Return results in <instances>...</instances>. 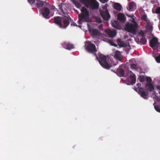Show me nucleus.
<instances>
[{
  "label": "nucleus",
  "instance_id": "f257e3e1",
  "mask_svg": "<svg viewBox=\"0 0 160 160\" xmlns=\"http://www.w3.org/2000/svg\"><path fill=\"white\" fill-rule=\"evenodd\" d=\"M68 6L67 4L63 3L60 4L59 5V13L63 16L54 18L55 22L61 28H66L69 24V18L68 16L67 15V8Z\"/></svg>",
  "mask_w": 160,
  "mask_h": 160
},
{
  "label": "nucleus",
  "instance_id": "f03ea898",
  "mask_svg": "<svg viewBox=\"0 0 160 160\" xmlns=\"http://www.w3.org/2000/svg\"><path fill=\"white\" fill-rule=\"evenodd\" d=\"M73 3L78 8L80 7V5L76 0H71ZM86 7L91 9H96L98 7V4L96 0H79Z\"/></svg>",
  "mask_w": 160,
  "mask_h": 160
},
{
  "label": "nucleus",
  "instance_id": "7ed1b4c3",
  "mask_svg": "<svg viewBox=\"0 0 160 160\" xmlns=\"http://www.w3.org/2000/svg\"><path fill=\"white\" fill-rule=\"evenodd\" d=\"M81 13L78 15V22L81 24L82 22H91V19L89 17L88 12L84 7H82L81 10Z\"/></svg>",
  "mask_w": 160,
  "mask_h": 160
},
{
  "label": "nucleus",
  "instance_id": "20e7f679",
  "mask_svg": "<svg viewBox=\"0 0 160 160\" xmlns=\"http://www.w3.org/2000/svg\"><path fill=\"white\" fill-rule=\"evenodd\" d=\"M128 17H129L130 18V20L133 23H128L126 25L125 29L128 32H130L133 34H135L136 31V29L137 28L138 25L137 23L134 22V19L133 18V16H129L128 15Z\"/></svg>",
  "mask_w": 160,
  "mask_h": 160
},
{
  "label": "nucleus",
  "instance_id": "39448f33",
  "mask_svg": "<svg viewBox=\"0 0 160 160\" xmlns=\"http://www.w3.org/2000/svg\"><path fill=\"white\" fill-rule=\"evenodd\" d=\"M109 58L103 55H99L98 61L101 65L104 68L108 69L112 65L109 62Z\"/></svg>",
  "mask_w": 160,
  "mask_h": 160
},
{
  "label": "nucleus",
  "instance_id": "423d86ee",
  "mask_svg": "<svg viewBox=\"0 0 160 160\" xmlns=\"http://www.w3.org/2000/svg\"><path fill=\"white\" fill-rule=\"evenodd\" d=\"M146 80L148 82L146 86V88L148 89L151 92H152V97L153 98L155 99L156 100H158L159 99V98L160 96V94L157 93H155L154 90V88L153 86L151 84L149 83L151 81V79L149 77H147Z\"/></svg>",
  "mask_w": 160,
  "mask_h": 160
},
{
  "label": "nucleus",
  "instance_id": "0eeeda50",
  "mask_svg": "<svg viewBox=\"0 0 160 160\" xmlns=\"http://www.w3.org/2000/svg\"><path fill=\"white\" fill-rule=\"evenodd\" d=\"M124 79L128 82L129 84H133L136 82L135 75L130 71H128L127 76Z\"/></svg>",
  "mask_w": 160,
  "mask_h": 160
},
{
  "label": "nucleus",
  "instance_id": "6e6552de",
  "mask_svg": "<svg viewBox=\"0 0 160 160\" xmlns=\"http://www.w3.org/2000/svg\"><path fill=\"white\" fill-rule=\"evenodd\" d=\"M85 48L89 52L92 53L97 51L95 45L90 41H86L85 42Z\"/></svg>",
  "mask_w": 160,
  "mask_h": 160
},
{
  "label": "nucleus",
  "instance_id": "1a4fd4ad",
  "mask_svg": "<svg viewBox=\"0 0 160 160\" xmlns=\"http://www.w3.org/2000/svg\"><path fill=\"white\" fill-rule=\"evenodd\" d=\"M106 5L102 6V9L100 11V13L102 17L106 20H108L110 18V16L108 12L107 9Z\"/></svg>",
  "mask_w": 160,
  "mask_h": 160
},
{
  "label": "nucleus",
  "instance_id": "9d476101",
  "mask_svg": "<svg viewBox=\"0 0 160 160\" xmlns=\"http://www.w3.org/2000/svg\"><path fill=\"white\" fill-rule=\"evenodd\" d=\"M142 19L146 22L147 24L146 26L147 29L149 31L151 32L152 30V25L151 23H150V22L146 15L145 14L142 15Z\"/></svg>",
  "mask_w": 160,
  "mask_h": 160
},
{
  "label": "nucleus",
  "instance_id": "9b49d317",
  "mask_svg": "<svg viewBox=\"0 0 160 160\" xmlns=\"http://www.w3.org/2000/svg\"><path fill=\"white\" fill-rule=\"evenodd\" d=\"M159 44L157 39L155 38H153L150 42V46L153 49H155L158 47Z\"/></svg>",
  "mask_w": 160,
  "mask_h": 160
},
{
  "label": "nucleus",
  "instance_id": "f8f14e48",
  "mask_svg": "<svg viewBox=\"0 0 160 160\" xmlns=\"http://www.w3.org/2000/svg\"><path fill=\"white\" fill-rule=\"evenodd\" d=\"M89 31L90 34L93 37L101 36L103 37V38H105V35H104L101 34L98 31L94 29H90L89 30Z\"/></svg>",
  "mask_w": 160,
  "mask_h": 160
},
{
  "label": "nucleus",
  "instance_id": "ddd939ff",
  "mask_svg": "<svg viewBox=\"0 0 160 160\" xmlns=\"http://www.w3.org/2000/svg\"><path fill=\"white\" fill-rule=\"evenodd\" d=\"M128 10L130 12H132L136 9V5L134 2H131L128 3Z\"/></svg>",
  "mask_w": 160,
  "mask_h": 160
},
{
  "label": "nucleus",
  "instance_id": "4468645a",
  "mask_svg": "<svg viewBox=\"0 0 160 160\" xmlns=\"http://www.w3.org/2000/svg\"><path fill=\"white\" fill-rule=\"evenodd\" d=\"M112 55L116 59H118L119 61L121 60L122 58L120 52L118 51L114 52L112 53Z\"/></svg>",
  "mask_w": 160,
  "mask_h": 160
},
{
  "label": "nucleus",
  "instance_id": "2eb2a0df",
  "mask_svg": "<svg viewBox=\"0 0 160 160\" xmlns=\"http://www.w3.org/2000/svg\"><path fill=\"white\" fill-rule=\"evenodd\" d=\"M105 32L111 37H113L116 35V32L115 30H107Z\"/></svg>",
  "mask_w": 160,
  "mask_h": 160
},
{
  "label": "nucleus",
  "instance_id": "dca6fc26",
  "mask_svg": "<svg viewBox=\"0 0 160 160\" xmlns=\"http://www.w3.org/2000/svg\"><path fill=\"white\" fill-rule=\"evenodd\" d=\"M139 93L144 98H146L148 95L147 92H145L142 88H139Z\"/></svg>",
  "mask_w": 160,
  "mask_h": 160
},
{
  "label": "nucleus",
  "instance_id": "f3484780",
  "mask_svg": "<svg viewBox=\"0 0 160 160\" xmlns=\"http://www.w3.org/2000/svg\"><path fill=\"white\" fill-rule=\"evenodd\" d=\"M50 14V12L48 9L47 8H45L43 10L42 12V15L44 17L46 18H49L48 15L49 14Z\"/></svg>",
  "mask_w": 160,
  "mask_h": 160
},
{
  "label": "nucleus",
  "instance_id": "a211bd4d",
  "mask_svg": "<svg viewBox=\"0 0 160 160\" xmlns=\"http://www.w3.org/2000/svg\"><path fill=\"white\" fill-rule=\"evenodd\" d=\"M112 25L114 28L120 29L121 27L119 25L117 21H113L112 22Z\"/></svg>",
  "mask_w": 160,
  "mask_h": 160
},
{
  "label": "nucleus",
  "instance_id": "6ab92c4d",
  "mask_svg": "<svg viewBox=\"0 0 160 160\" xmlns=\"http://www.w3.org/2000/svg\"><path fill=\"white\" fill-rule=\"evenodd\" d=\"M64 47L67 49H71L73 48V46L69 43H65L63 44Z\"/></svg>",
  "mask_w": 160,
  "mask_h": 160
},
{
  "label": "nucleus",
  "instance_id": "aec40b11",
  "mask_svg": "<svg viewBox=\"0 0 160 160\" xmlns=\"http://www.w3.org/2000/svg\"><path fill=\"white\" fill-rule=\"evenodd\" d=\"M117 43L118 45L120 47H125L127 46V44L125 42L122 41L121 39H118L117 40Z\"/></svg>",
  "mask_w": 160,
  "mask_h": 160
},
{
  "label": "nucleus",
  "instance_id": "412c9836",
  "mask_svg": "<svg viewBox=\"0 0 160 160\" xmlns=\"http://www.w3.org/2000/svg\"><path fill=\"white\" fill-rule=\"evenodd\" d=\"M49 8L51 10L50 13L51 15H53L55 12H56V9L54 6H51L49 5Z\"/></svg>",
  "mask_w": 160,
  "mask_h": 160
},
{
  "label": "nucleus",
  "instance_id": "4be33fe9",
  "mask_svg": "<svg viewBox=\"0 0 160 160\" xmlns=\"http://www.w3.org/2000/svg\"><path fill=\"white\" fill-rule=\"evenodd\" d=\"M114 8L118 11H120L121 9V6L119 3H115L114 4Z\"/></svg>",
  "mask_w": 160,
  "mask_h": 160
},
{
  "label": "nucleus",
  "instance_id": "5701e85b",
  "mask_svg": "<svg viewBox=\"0 0 160 160\" xmlns=\"http://www.w3.org/2000/svg\"><path fill=\"white\" fill-rule=\"evenodd\" d=\"M118 18L121 22H124L125 21V18L124 15L121 13L119 14L118 17Z\"/></svg>",
  "mask_w": 160,
  "mask_h": 160
},
{
  "label": "nucleus",
  "instance_id": "b1692460",
  "mask_svg": "<svg viewBox=\"0 0 160 160\" xmlns=\"http://www.w3.org/2000/svg\"><path fill=\"white\" fill-rule=\"evenodd\" d=\"M37 1V6L38 7H42L43 4V2L42 1L39 0H36Z\"/></svg>",
  "mask_w": 160,
  "mask_h": 160
},
{
  "label": "nucleus",
  "instance_id": "393cba45",
  "mask_svg": "<svg viewBox=\"0 0 160 160\" xmlns=\"http://www.w3.org/2000/svg\"><path fill=\"white\" fill-rule=\"evenodd\" d=\"M118 73L121 75H122L124 74V71L123 69L121 68H118Z\"/></svg>",
  "mask_w": 160,
  "mask_h": 160
},
{
  "label": "nucleus",
  "instance_id": "a878e982",
  "mask_svg": "<svg viewBox=\"0 0 160 160\" xmlns=\"http://www.w3.org/2000/svg\"><path fill=\"white\" fill-rule=\"evenodd\" d=\"M144 32L142 31H140L138 33V36L140 38V37H142L144 36Z\"/></svg>",
  "mask_w": 160,
  "mask_h": 160
},
{
  "label": "nucleus",
  "instance_id": "bb28decb",
  "mask_svg": "<svg viewBox=\"0 0 160 160\" xmlns=\"http://www.w3.org/2000/svg\"><path fill=\"white\" fill-rule=\"evenodd\" d=\"M154 108L156 111L160 112V107L158 106H154Z\"/></svg>",
  "mask_w": 160,
  "mask_h": 160
},
{
  "label": "nucleus",
  "instance_id": "cd10ccee",
  "mask_svg": "<svg viewBox=\"0 0 160 160\" xmlns=\"http://www.w3.org/2000/svg\"><path fill=\"white\" fill-rule=\"evenodd\" d=\"M154 108L156 111L160 112V107L158 106H154Z\"/></svg>",
  "mask_w": 160,
  "mask_h": 160
},
{
  "label": "nucleus",
  "instance_id": "c85d7f7f",
  "mask_svg": "<svg viewBox=\"0 0 160 160\" xmlns=\"http://www.w3.org/2000/svg\"><path fill=\"white\" fill-rule=\"evenodd\" d=\"M138 79H139L140 81L141 82H143L144 80L143 77L141 76H139Z\"/></svg>",
  "mask_w": 160,
  "mask_h": 160
},
{
  "label": "nucleus",
  "instance_id": "c756f323",
  "mask_svg": "<svg viewBox=\"0 0 160 160\" xmlns=\"http://www.w3.org/2000/svg\"><path fill=\"white\" fill-rule=\"evenodd\" d=\"M156 61L158 63H160V55L157 57L156 58Z\"/></svg>",
  "mask_w": 160,
  "mask_h": 160
},
{
  "label": "nucleus",
  "instance_id": "7c9ffc66",
  "mask_svg": "<svg viewBox=\"0 0 160 160\" xmlns=\"http://www.w3.org/2000/svg\"><path fill=\"white\" fill-rule=\"evenodd\" d=\"M28 2L31 5L33 4L35 2V0H28Z\"/></svg>",
  "mask_w": 160,
  "mask_h": 160
},
{
  "label": "nucleus",
  "instance_id": "2f4dec72",
  "mask_svg": "<svg viewBox=\"0 0 160 160\" xmlns=\"http://www.w3.org/2000/svg\"><path fill=\"white\" fill-rule=\"evenodd\" d=\"M156 12L157 13H160V8H158L156 9Z\"/></svg>",
  "mask_w": 160,
  "mask_h": 160
},
{
  "label": "nucleus",
  "instance_id": "473e14b6",
  "mask_svg": "<svg viewBox=\"0 0 160 160\" xmlns=\"http://www.w3.org/2000/svg\"><path fill=\"white\" fill-rule=\"evenodd\" d=\"M131 66V67L133 69H135L136 68V65L135 64H132Z\"/></svg>",
  "mask_w": 160,
  "mask_h": 160
},
{
  "label": "nucleus",
  "instance_id": "72a5a7b5",
  "mask_svg": "<svg viewBox=\"0 0 160 160\" xmlns=\"http://www.w3.org/2000/svg\"><path fill=\"white\" fill-rule=\"evenodd\" d=\"M102 3H105L107 2L108 0H99Z\"/></svg>",
  "mask_w": 160,
  "mask_h": 160
},
{
  "label": "nucleus",
  "instance_id": "f704fd0d",
  "mask_svg": "<svg viewBox=\"0 0 160 160\" xmlns=\"http://www.w3.org/2000/svg\"><path fill=\"white\" fill-rule=\"evenodd\" d=\"M96 20L97 22L99 23H101V20L99 18H97Z\"/></svg>",
  "mask_w": 160,
  "mask_h": 160
},
{
  "label": "nucleus",
  "instance_id": "c9c22d12",
  "mask_svg": "<svg viewBox=\"0 0 160 160\" xmlns=\"http://www.w3.org/2000/svg\"><path fill=\"white\" fill-rule=\"evenodd\" d=\"M157 88L160 90V85H157L156 86Z\"/></svg>",
  "mask_w": 160,
  "mask_h": 160
},
{
  "label": "nucleus",
  "instance_id": "e433bc0d",
  "mask_svg": "<svg viewBox=\"0 0 160 160\" xmlns=\"http://www.w3.org/2000/svg\"><path fill=\"white\" fill-rule=\"evenodd\" d=\"M110 44L112 46H116V45L115 44L113 43L112 42H110Z\"/></svg>",
  "mask_w": 160,
  "mask_h": 160
},
{
  "label": "nucleus",
  "instance_id": "4c0bfd02",
  "mask_svg": "<svg viewBox=\"0 0 160 160\" xmlns=\"http://www.w3.org/2000/svg\"><path fill=\"white\" fill-rule=\"evenodd\" d=\"M71 25H73V26H76V24L74 22H73L71 24Z\"/></svg>",
  "mask_w": 160,
  "mask_h": 160
},
{
  "label": "nucleus",
  "instance_id": "58836bf2",
  "mask_svg": "<svg viewBox=\"0 0 160 160\" xmlns=\"http://www.w3.org/2000/svg\"><path fill=\"white\" fill-rule=\"evenodd\" d=\"M128 35H125L124 36V38L125 39H126L127 38H128Z\"/></svg>",
  "mask_w": 160,
  "mask_h": 160
},
{
  "label": "nucleus",
  "instance_id": "ea45409f",
  "mask_svg": "<svg viewBox=\"0 0 160 160\" xmlns=\"http://www.w3.org/2000/svg\"><path fill=\"white\" fill-rule=\"evenodd\" d=\"M140 11L141 14L143 12V10L142 9H140Z\"/></svg>",
  "mask_w": 160,
  "mask_h": 160
},
{
  "label": "nucleus",
  "instance_id": "a19ab883",
  "mask_svg": "<svg viewBox=\"0 0 160 160\" xmlns=\"http://www.w3.org/2000/svg\"><path fill=\"white\" fill-rule=\"evenodd\" d=\"M137 85L138 86V87H139V86H141V83H138V84H137Z\"/></svg>",
  "mask_w": 160,
  "mask_h": 160
},
{
  "label": "nucleus",
  "instance_id": "79ce46f5",
  "mask_svg": "<svg viewBox=\"0 0 160 160\" xmlns=\"http://www.w3.org/2000/svg\"><path fill=\"white\" fill-rule=\"evenodd\" d=\"M88 29H89V25H88Z\"/></svg>",
  "mask_w": 160,
  "mask_h": 160
},
{
  "label": "nucleus",
  "instance_id": "37998d69",
  "mask_svg": "<svg viewBox=\"0 0 160 160\" xmlns=\"http://www.w3.org/2000/svg\"><path fill=\"white\" fill-rule=\"evenodd\" d=\"M80 28H81V25H79L78 26Z\"/></svg>",
  "mask_w": 160,
  "mask_h": 160
},
{
  "label": "nucleus",
  "instance_id": "c03bdc74",
  "mask_svg": "<svg viewBox=\"0 0 160 160\" xmlns=\"http://www.w3.org/2000/svg\"><path fill=\"white\" fill-rule=\"evenodd\" d=\"M128 40H129V41H130V40H131V39H128Z\"/></svg>",
  "mask_w": 160,
  "mask_h": 160
},
{
  "label": "nucleus",
  "instance_id": "a18cd8bd",
  "mask_svg": "<svg viewBox=\"0 0 160 160\" xmlns=\"http://www.w3.org/2000/svg\"><path fill=\"white\" fill-rule=\"evenodd\" d=\"M105 40V41H106V42H107V41H108L107 40Z\"/></svg>",
  "mask_w": 160,
  "mask_h": 160
},
{
  "label": "nucleus",
  "instance_id": "49530a36",
  "mask_svg": "<svg viewBox=\"0 0 160 160\" xmlns=\"http://www.w3.org/2000/svg\"><path fill=\"white\" fill-rule=\"evenodd\" d=\"M94 42H95V43H96V42L95 41H94Z\"/></svg>",
  "mask_w": 160,
  "mask_h": 160
}]
</instances>
